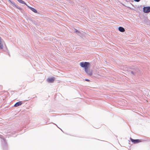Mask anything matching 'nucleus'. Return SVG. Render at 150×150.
<instances>
[{
	"label": "nucleus",
	"instance_id": "nucleus-23",
	"mask_svg": "<svg viewBox=\"0 0 150 150\" xmlns=\"http://www.w3.org/2000/svg\"><path fill=\"white\" fill-rule=\"evenodd\" d=\"M96 129H97V128H98V127H96Z\"/></svg>",
	"mask_w": 150,
	"mask_h": 150
},
{
	"label": "nucleus",
	"instance_id": "nucleus-11",
	"mask_svg": "<svg viewBox=\"0 0 150 150\" xmlns=\"http://www.w3.org/2000/svg\"><path fill=\"white\" fill-rule=\"evenodd\" d=\"M118 30L121 32H123L125 31V28L122 27H120L118 28Z\"/></svg>",
	"mask_w": 150,
	"mask_h": 150
},
{
	"label": "nucleus",
	"instance_id": "nucleus-8",
	"mask_svg": "<svg viewBox=\"0 0 150 150\" xmlns=\"http://www.w3.org/2000/svg\"><path fill=\"white\" fill-rule=\"evenodd\" d=\"M27 6L28 7V8L30 9L32 11H33L34 13H38L37 11L35 8L30 7L28 6Z\"/></svg>",
	"mask_w": 150,
	"mask_h": 150
},
{
	"label": "nucleus",
	"instance_id": "nucleus-16",
	"mask_svg": "<svg viewBox=\"0 0 150 150\" xmlns=\"http://www.w3.org/2000/svg\"><path fill=\"white\" fill-rule=\"evenodd\" d=\"M135 1L139 2L140 0H134Z\"/></svg>",
	"mask_w": 150,
	"mask_h": 150
},
{
	"label": "nucleus",
	"instance_id": "nucleus-14",
	"mask_svg": "<svg viewBox=\"0 0 150 150\" xmlns=\"http://www.w3.org/2000/svg\"><path fill=\"white\" fill-rule=\"evenodd\" d=\"M4 51L6 52H7V51H8V50L6 46V47L4 48Z\"/></svg>",
	"mask_w": 150,
	"mask_h": 150
},
{
	"label": "nucleus",
	"instance_id": "nucleus-25",
	"mask_svg": "<svg viewBox=\"0 0 150 150\" xmlns=\"http://www.w3.org/2000/svg\"><path fill=\"white\" fill-rule=\"evenodd\" d=\"M60 129L61 130V131H62V130L61 129Z\"/></svg>",
	"mask_w": 150,
	"mask_h": 150
},
{
	"label": "nucleus",
	"instance_id": "nucleus-17",
	"mask_svg": "<svg viewBox=\"0 0 150 150\" xmlns=\"http://www.w3.org/2000/svg\"><path fill=\"white\" fill-rule=\"evenodd\" d=\"M69 3H71V4H72V5H73V2H72L71 1H69Z\"/></svg>",
	"mask_w": 150,
	"mask_h": 150
},
{
	"label": "nucleus",
	"instance_id": "nucleus-12",
	"mask_svg": "<svg viewBox=\"0 0 150 150\" xmlns=\"http://www.w3.org/2000/svg\"><path fill=\"white\" fill-rule=\"evenodd\" d=\"M17 1L20 3L25 4L27 6H28L27 4L25 3V2H24L22 0H17Z\"/></svg>",
	"mask_w": 150,
	"mask_h": 150
},
{
	"label": "nucleus",
	"instance_id": "nucleus-2",
	"mask_svg": "<svg viewBox=\"0 0 150 150\" xmlns=\"http://www.w3.org/2000/svg\"><path fill=\"white\" fill-rule=\"evenodd\" d=\"M10 4H12L16 8L18 9L22 13H24V11L21 8L19 7L18 5L16 4L13 1H11Z\"/></svg>",
	"mask_w": 150,
	"mask_h": 150
},
{
	"label": "nucleus",
	"instance_id": "nucleus-13",
	"mask_svg": "<svg viewBox=\"0 0 150 150\" xmlns=\"http://www.w3.org/2000/svg\"><path fill=\"white\" fill-rule=\"evenodd\" d=\"M2 40L0 41V49H3L4 47Z\"/></svg>",
	"mask_w": 150,
	"mask_h": 150
},
{
	"label": "nucleus",
	"instance_id": "nucleus-15",
	"mask_svg": "<svg viewBox=\"0 0 150 150\" xmlns=\"http://www.w3.org/2000/svg\"><path fill=\"white\" fill-rule=\"evenodd\" d=\"M85 81H90L89 79H85Z\"/></svg>",
	"mask_w": 150,
	"mask_h": 150
},
{
	"label": "nucleus",
	"instance_id": "nucleus-20",
	"mask_svg": "<svg viewBox=\"0 0 150 150\" xmlns=\"http://www.w3.org/2000/svg\"><path fill=\"white\" fill-rule=\"evenodd\" d=\"M128 0H126V1H127V2H128Z\"/></svg>",
	"mask_w": 150,
	"mask_h": 150
},
{
	"label": "nucleus",
	"instance_id": "nucleus-1",
	"mask_svg": "<svg viewBox=\"0 0 150 150\" xmlns=\"http://www.w3.org/2000/svg\"><path fill=\"white\" fill-rule=\"evenodd\" d=\"M80 66L84 68V71L86 74L89 76H91L92 74V71L90 70L89 69L90 64L89 62H81L80 63Z\"/></svg>",
	"mask_w": 150,
	"mask_h": 150
},
{
	"label": "nucleus",
	"instance_id": "nucleus-10",
	"mask_svg": "<svg viewBox=\"0 0 150 150\" xmlns=\"http://www.w3.org/2000/svg\"><path fill=\"white\" fill-rule=\"evenodd\" d=\"M54 80V78H48L47 79V81L49 83H52Z\"/></svg>",
	"mask_w": 150,
	"mask_h": 150
},
{
	"label": "nucleus",
	"instance_id": "nucleus-6",
	"mask_svg": "<svg viewBox=\"0 0 150 150\" xmlns=\"http://www.w3.org/2000/svg\"><path fill=\"white\" fill-rule=\"evenodd\" d=\"M130 139L131 142L134 144H135L141 142L140 140L139 139H132L131 138H130Z\"/></svg>",
	"mask_w": 150,
	"mask_h": 150
},
{
	"label": "nucleus",
	"instance_id": "nucleus-7",
	"mask_svg": "<svg viewBox=\"0 0 150 150\" xmlns=\"http://www.w3.org/2000/svg\"><path fill=\"white\" fill-rule=\"evenodd\" d=\"M75 31H74V32L76 33L78 35L80 36L81 37H82L83 35V33H82L80 31L78 30H77L76 29H74Z\"/></svg>",
	"mask_w": 150,
	"mask_h": 150
},
{
	"label": "nucleus",
	"instance_id": "nucleus-18",
	"mask_svg": "<svg viewBox=\"0 0 150 150\" xmlns=\"http://www.w3.org/2000/svg\"><path fill=\"white\" fill-rule=\"evenodd\" d=\"M8 1L10 3L11 2V0H8Z\"/></svg>",
	"mask_w": 150,
	"mask_h": 150
},
{
	"label": "nucleus",
	"instance_id": "nucleus-19",
	"mask_svg": "<svg viewBox=\"0 0 150 150\" xmlns=\"http://www.w3.org/2000/svg\"><path fill=\"white\" fill-rule=\"evenodd\" d=\"M1 40H2V39L0 37V41Z\"/></svg>",
	"mask_w": 150,
	"mask_h": 150
},
{
	"label": "nucleus",
	"instance_id": "nucleus-21",
	"mask_svg": "<svg viewBox=\"0 0 150 150\" xmlns=\"http://www.w3.org/2000/svg\"><path fill=\"white\" fill-rule=\"evenodd\" d=\"M127 8H129V7H128V6H127Z\"/></svg>",
	"mask_w": 150,
	"mask_h": 150
},
{
	"label": "nucleus",
	"instance_id": "nucleus-9",
	"mask_svg": "<svg viewBox=\"0 0 150 150\" xmlns=\"http://www.w3.org/2000/svg\"><path fill=\"white\" fill-rule=\"evenodd\" d=\"M23 103L21 101H19L16 102L14 105V106L15 107L18 106L19 105H21Z\"/></svg>",
	"mask_w": 150,
	"mask_h": 150
},
{
	"label": "nucleus",
	"instance_id": "nucleus-3",
	"mask_svg": "<svg viewBox=\"0 0 150 150\" xmlns=\"http://www.w3.org/2000/svg\"><path fill=\"white\" fill-rule=\"evenodd\" d=\"M3 142L2 143V146L4 150H7L8 146L7 143L5 139L4 138H3Z\"/></svg>",
	"mask_w": 150,
	"mask_h": 150
},
{
	"label": "nucleus",
	"instance_id": "nucleus-24",
	"mask_svg": "<svg viewBox=\"0 0 150 150\" xmlns=\"http://www.w3.org/2000/svg\"><path fill=\"white\" fill-rule=\"evenodd\" d=\"M55 125H56V126H57L58 127V126H57V125H56V124H55Z\"/></svg>",
	"mask_w": 150,
	"mask_h": 150
},
{
	"label": "nucleus",
	"instance_id": "nucleus-4",
	"mask_svg": "<svg viewBox=\"0 0 150 150\" xmlns=\"http://www.w3.org/2000/svg\"><path fill=\"white\" fill-rule=\"evenodd\" d=\"M143 11L144 13H148L150 12V6L144 7L143 8Z\"/></svg>",
	"mask_w": 150,
	"mask_h": 150
},
{
	"label": "nucleus",
	"instance_id": "nucleus-22",
	"mask_svg": "<svg viewBox=\"0 0 150 150\" xmlns=\"http://www.w3.org/2000/svg\"><path fill=\"white\" fill-rule=\"evenodd\" d=\"M9 54V56H10V54Z\"/></svg>",
	"mask_w": 150,
	"mask_h": 150
},
{
	"label": "nucleus",
	"instance_id": "nucleus-5",
	"mask_svg": "<svg viewBox=\"0 0 150 150\" xmlns=\"http://www.w3.org/2000/svg\"><path fill=\"white\" fill-rule=\"evenodd\" d=\"M138 70L137 69H136L135 70H133V71H131V75L132 76H136L137 75V72H138Z\"/></svg>",
	"mask_w": 150,
	"mask_h": 150
}]
</instances>
